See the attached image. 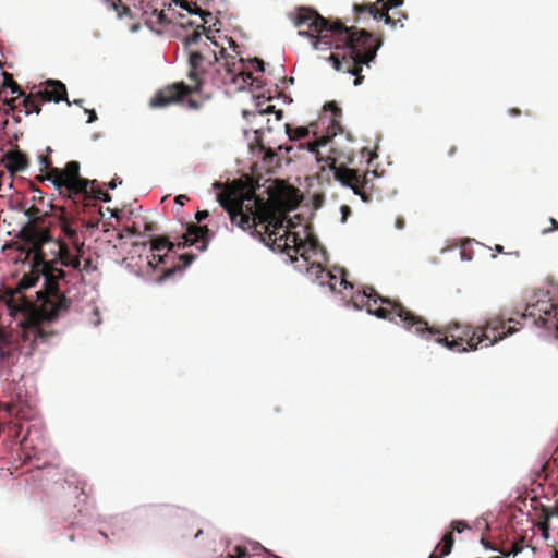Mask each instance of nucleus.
<instances>
[{"mask_svg":"<svg viewBox=\"0 0 558 558\" xmlns=\"http://www.w3.org/2000/svg\"><path fill=\"white\" fill-rule=\"evenodd\" d=\"M4 76H5L4 86L9 87L11 89L12 94H15V93L19 94L17 97L4 99V106L8 107V108H4V111L5 112H8L9 110L14 111L17 107L15 105L16 99L20 96H24V93L21 90V87L19 86V84L9 74L4 73Z\"/></svg>","mask_w":558,"mask_h":558,"instance_id":"6ab92c4d","label":"nucleus"},{"mask_svg":"<svg viewBox=\"0 0 558 558\" xmlns=\"http://www.w3.org/2000/svg\"><path fill=\"white\" fill-rule=\"evenodd\" d=\"M156 229H157V225L155 222H145V225H144V230L146 232L154 231Z\"/></svg>","mask_w":558,"mask_h":558,"instance_id":"4c0bfd02","label":"nucleus"},{"mask_svg":"<svg viewBox=\"0 0 558 558\" xmlns=\"http://www.w3.org/2000/svg\"><path fill=\"white\" fill-rule=\"evenodd\" d=\"M219 53L223 57L226 53V49L223 47H220Z\"/></svg>","mask_w":558,"mask_h":558,"instance_id":"6e6d98bb","label":"nucleus"},{"mask_svg":"<svg viewBox=\"0 0 558 558\" xmlns=\"http://www.w3.org/2000/svg\"><path fill=\"white\" fill-rule=\"evenodd\" d=\"M194 7L195 13L201 15L203 23L197 25L193 33L184 38L183 44L189 50L187 78L191 82L190 85L199 84V92H202L210 70L219 61L216 49L211 47L214 45L218 48L219 44L209 36V33L216 27L218 21L216 20L213 25L206 27V24H209L213 20L211 13L202 10L196 4H194Z\"/></svg>","mask_w":558,"mask_h":558,"instance_id":"423d86ee","label":"nucleus"},{"mask_svg":"<svg viewBox=\"0 0 558 558\" xmlns=\"http://www.w3.org/2000/svg\"><path fill=\"white\" fill-rule=\"evenodd\" d=\"M354 307L366 310L378 318L400 324L405 330L424 339L435 337V342L449 350L465 352L487 348L520 330V323L512 318H489L485 325L473 328L471 325L449 323L442 329L429 327L428 323L404 307L400 302L383 298L374 288L366 287L351 296Z\"/></svg>","mask_w":558,"mask_h":558,"instance_id":"f257e3e1","label":"nucleus"},{"mask_svg":"<svg viewBox=\"0 0 558 558\" xmlns=\"http://www.w3.org/2000/svg\"><path fill=\"white\" fill-rule=\"evenodd\" d=\"M402 3L403 0H377L375 3L354 4L353 10L356 14L368 13L375 20H384L386 24L395 25L388 12Z\"/></svg>","mask_w":558,"mask_h":558,"instance_id":"9b49d317","label":"nucleus"},{"mask_svg":"<svg viewBox=\"0 0 558 558\" xmlns=\"http://www.w3.org/2000/svg\"><path fill=\"white\" fill-rule=\"evenodd\" d=\"M187 199L189 198H187L186 195L181 194V195H178L174 201H175L177 204L183 205L184 201H187Z\"/></svg>","mask_w":558,"mask_h":558,"instance_id":"ea45409f","label":"nucleus"},{"mask_svg":"<svg viewBox=\"0 0 558 558\" xmlns=\"http://www.w3.org/2000/svg\"><path fill=\"white\" fill-rule=\"evenodd\" d=\"M209 216V213L207 210H198L195 215V219L197 222H201L205 220Z\"/></svg>","mask_w":558,"mask_h":558,"instance_id":"72a5a7b5","label":"nucleus"},{"mask_svg":"<svg viewBox=\"0 0 558 558\" xmlns=\"http://www.w3.org/2000/svg\"><path fill=\"white\" fill-rule=\"evenodd\" d=\"M522 543H523V537H520L519 541H517L512 544V553L514 555L522 550V548H523Z\"/></svg>","mask_w":558,"mask_h":558,"instance_id":"2f4dec72","label":"nucleus"},{"mask_svg":"<svg viewBox=\"0 0 558 558\" xmlns=\"http://www.w3.org/2000/svg\"><path fill=\"white\" fill-rule=\"evenodd\" d=\"M97 120V114L94 110L89 111L88 122L92 123Z\"/></svg>","mask_w":558,"mask_h":558,"instance_id":"c03bdc74","label":"nucleus"},{"mask_svg":"<svg viewBox=\"0 0 558 558\" xmlns=\"http://www.w3.org/2000/svg\"><path fill=\"white\" fill-rule=\"evenodd\" d=\"M108 9H112L116 11L118 17H122V16H125L130 13V8L126 7L124 3H122L121 0H117V1H113V0H102Z\"/></svg>","mask_w":558,"mask_h":558,"instance_id":"4be33fe9","label":"nucleus"},{"mask_svg":"<svg viewBox=\"0 0 558 558\" xmlns=\"http://www.w3.org/2000/svg\"><path fill=\"white\" fill-rule=\"evenodd\" d=\"M481 543H482V545H483L485 548H490V549H494V550H498V548H496V547L492 546V545H490V543H489L486 538H484V537H482ZM499 551H500L501 554H504V555H508L504 549H499Z\"/></svg>","mask_w":558,"mask_h":558,"instance_id":"f704fd0d","label":"nucleus"},{"mask_svg":"<svg viewBox=\"0 0 558 558\" xmlns=\"http://www.w3.org/2000/svg\"><path fill=\"white\" fill-rule=\"evenodd\" d=\"M441 557H442L441 555L440 556H436L434 554L429 556V558H441Z\"/></svg>","mask_w":558,"mask_h":558,"instance_id":"4d7b16f0","label":"nucleus"},{"mask_svg":"<svg viewBox=\"0 0 558 558\" xmlns=\"http://www.w3.org/2000/svg\"><path fill=\"white\" fill-rule=\"evenodd\" d=\"M252 63L256 71H259V72L264 71V61L263 60L255 58L252 60Z\"/></svg>","mask_w":558,"mask_h":558,"instance_id":"473e14b6","label":"nucleus"},{"mask_svg":"<svg viewBox=\"0 0 558 558\" xmlns=\"http://www.w3.org/2000/svg\"><path fill=\"white\" fill-rule=\"evenodd\" d=\"M201 533H202V531L199 530V531L195 534V537H198Z\"/></svg>","mask_w":558,"mask_h":558,"instance_id":"13d9d810","label":"nucleus"},{"mask_svg":"<svg viewBox=\"0 0 558 558\" xmlns=\"http://www.w3.org/2000/svg\"><path fill=\"white\" fill-rule=\"evenodd\" d=\"M530 499V507L532 511L527 512L530 521L533 525L539 527V530L547 534L548 531V520L549 512L547 507L541 502V500L536 496H532L531 493L525 488V500Z\"/></svg>","mask_w":558,"mask_h":558,"instance_id":"ddd939ff","label":"nucleus"},{"mask_svg":"<svg viewBox=\"0 0 558 558\" xmlns=\"http://www.w3.org/2000/svg\"><path fill=\"white\" fill-rule=\"evenodd\" d=\"M57 241L61 242L66 247H69L68 243L61 236H59V238H53L52 236V241L51 242H47V243L44 244V246L47 245V244H49L51 246L50 250H49V254L45 251V253L47 254V260H52L53 259L52 252L57 251V246L54 245V242H57ZM68 250L70 251V248H68Z\"/></svg>","mask_w":558,"mask_h":558,"instance_id":"393cba45","label":"nucleus"},{"mask_svg":"<svg viewBox=\"0 0 558 558\" xmlns=\"http://www.w3.org/2000/svg\"><path fill=\"white\" fill-rule=\"evenodd\" d=\"M395 226L397 229L401 230L404 228L405 226V221H404V218L403 217H398L395 221Z\"/></svg>","mask_w":558,"mask_h":558,"instance_id":"e433bc0d","label":"nucleus"},{"mask_svg":"<svg viewBox=\"0 0 558 558\" xmlns=\"http://www.w3.org/2000/svg\"><path fill=\"white\" fill-rule=\"evenodd\" d=\"M286 132L290 141H296L308 136L310 129L307 126L293 128L290 124H286Z\"/></svg>","mask_w":558,"mask_h":558,"instance_id":"412c9836","label":"nucleus"},{"mask_svg":"<svg viewBox=\"0 0 558 558\" xmlns=\"http://www.w3.org/2000/svg\"><path fill=\"white\" fill-rule=\"evenodd\" d=\"M182 7L184 9H186L189 12H193V10L191 9L190 4L186 2L185 4H182Z\"/></svg>","mask_w":558,"mask_h":558,"instance_id":"864d4df0","label":"nucleus"},{"mask_svg":"<svg viewBox=\"0 0 558 558\" xmlns=\"http://www.w3.org/2000/svg\"><path fill=\"white\" fill-rule=\"evenodd\" d=\"M509 112H510L511 116H514V117H518V116L521 114V110L518 109V108H512V109L509 110Z\"/></svg>","mask_w":558,"mask_h":558,"instance_id":"a18cd8bd","label":"nucleus"},{"mask_svg":"<svg viewBox=\"0 0 558 558\" xmlns=\"http://www.w3.org/2000/svg\"><path fill=\"white\" fill-rule=\"evenodd\" d=\"M496 251L499 253H504V247L501 245H496Z\"/></svg>","mask_w":558,"mask_h":558,"instance_id":"5fc2aeb1","label":"nucleus"},{"mask_svg":"<svg viewBox=\"0 0 558 558\" xmlns=\"http://www.w3.org/2000/svg\"><path fill=\"white\" fill-rule=\"evenodd\" d=\"M267 192V201L256 196L254 191L247 192L244 199H238L231 193H221L218 199L233 225L242 230L254 228V233L263 242L272 250L286 253L292 262L296 260L298 254L307 262V244L298 233L284 227L287 213L294 210L301 201L299 190L283 181H276Z\"/></svg>","mask_w":558,"mask_h":558,"instance_id":"f03ea898","label":"nucleus"},{"mask_svg":"<svg viewBox=\"0 0 558 558\" xmlns=\"http://www.w3.org/2000/svg\"><path fill=\"white\" fill-rule=\"evenodd\" d=\"M57 251L52 252L53 259L47 260V254L44 247L32 250L31 246H23L21 250L26 253V257L33 256L32 270L24 275L17 283L15 290L5 292L9 307L17 310L14 303L15 295L24 290L34 287L40 276L44 278V288L37 291L39 301L38 319L25 329V338L31 339L34 345L48 342L54 337L56 332L46 327L45 322L57 319L60 315L66 313L71 307V300L60 290V281H65L66 272L59 265L78 270L81 268V253L72 255L68 247L61 242H54Z\"/></svg>","mask_w":558,"mask_h":558,"instance_id":"7ed1b4c3","label":"nucleus"},{"mask_svg":"<svg viewBox=\"0 0 558 558\" xmlns=\"http://www.w3.org/2000/svg\"><path fill=\"white\" fill-rule=\"evenodd\" d=\"M20 105L23 106L25 114H29L32 112H36L38 114L40 112V104L31 97H24L20 101Z\"/></svg>","mask_w":558,"mask_h":558,"instance_id":"5701e85b","label":"nucleus"},{"mask_svg":"<svg viewBox=\"0 0 558 558\" xmlns=\"http://www.w3.org/2000/svg\"><path fill=\"white\" fill-rule=\"evenodd\" d=\"M0 409L5 411L10 416H15L16 418H27L29 405L26 401H23L20 397L17 400L9 401V402H0Z\"/></svg>","mask_w":558,"mask_h":558,"instance_id":"a211bd4d","label":"nucleus"},{"mask_svg":"<svg viewBox=\"0 0 558 558\" xmlns=\"http://www.w3.org/2000/svg\"><path fill=\"white\" fill-rule=\"evenodd\" d=\"M550 222H551V225H553V228H554V229H556V230H558V221H557V220H555V219H550Z\"/></svg>","mask_w":558,"mask_h":558,"instance_id":"3c124183","label":"nucleus"},{"mask_svg":"<svg viewBox=\"0 0 558 558\" xmlns=\"http://www.w3.org/2000/svg\"><path fill=\"white\" fill-rule=\"evenodd\" d=\"M186 106L190 108V109H193V110H198L202 106V104L193 98H189L186 100Z\"/></svg>","mask_w":558,"mask_h":558,"instance_id":"c756f323","label":"nucleus"},{"mask_svg":"<svg viewBox=\"0 0 558 558\" xmlns=\"http://www.w3.org/2000/svg\"><path fill=\"white\" fill-rule=\"evenodd\" d=\"M555 510H556V514L558 515V506L556 507V509H555Z\"/></svg>","mask_w":558,"mask_h":558,"instance_id":"bf43d9fd","label":"nucleus"},{"mask_svg":"<svg viewBox=\"0 0 558 558\" xmlns=\"http://www.w3.org/2000/svg\"><path fill=\"white\" fill-rule=\"evenodd\" d=\"M263 112H265V113L275 112V106L268 105L267 108Z\"/></svg>","mask_w":558,"mask_h":558,"instance_id":"09e8293b","label":"nucleus"},{"mask_svg":"<svg viewBox=\"0 0 558 558\" xmlns=\"http://www.w3.org/2000/svg\"><path fill=\"white\" fill-rule=\"evenodd\" d=\"M2 430V426L0 425V432Z\"/></svg>","mask_w":558,"mask_h":558,"instance_id":"052dcab7","label":"nucleus"},{"mask_svg":"<svg viewBox=\"0 0 558 558\" xmlns=\"http://www.w3.org/2000/svg\"><path fill=\"white\" fill-rule=\"evenodd\" d=\"M468 529H470V525L468 524L466 521L454 520V521L451 522V531L446 533L442 536V539H441V543H440L441 556H448L451 553V550H452V547H453V544H454V539H453L452 533L453 532L461 533V532H463L464 530H468Z\"/></svg>","mask_w":558,"mask_h":558,"instance_id":"dca6fc26","label":"nucleus"},{"mask_svg":"<svg viewBox=\"0 0 558 558\" xmlns=\"http://www.w3.org/2000/svg\"><path fill=\"white\" fill-rule=\"evenodd\" d=\"M131 232H132L133 234H140V231H138V229L135 227V225L132 227Z\"/></svg>","mask_w":558,"mask_h":558,"instance_id":"603ef678","label":"nucleus"},{"mask_svg":"<svg viewBox=\"0 0 558 558\" xmlns=\"http://www.w3.org/2000/svg\"><path fill=\"white\" fill-rule=\"evenodd\" d=\"M227 73L231 76V81L233 83H238V80L241 78L244 84H251L253 77L251 72H245L243 70V60L240 59L235 61L232 57L231 61L227 60L225 63Z\"/></svg>","mask_w":558,"mask_h":558,"instance_id":"f3484780","label":"nucleus"},{"mask_svg":"<svg viewBox=\"0 0 558 558\" xmlns=\"http://www.w3.org/2000/svg\"><path fill=\"white\" fill-rule=\"evenodd\" d=\"M457 150H458V148L456 145L450 146V148L448 149V153H447L448 157H452L457 153Z\"/></svg>","mask_w":558,"mask_h":558,"instance_id":"79ce46f5","label":"nucleus"},{"mask_svg":"<svg viewBox=\"0 0 558 558\" xmlns=\"http://www.w3.org/2000/svg\"><path fill=\"white\" fill-rule=\"evenodd\" d=\"M161 263H163V256L160 254V252H153L151 256L148 257V264L154 268Z\"/></svg>","mask_w":558,"mask_h":558,"instance_id":"a878e982","label":"nucleus"},{"mask_svg":"<svg viewBox=\"0 0 558 558\" xmlns=\"http://www.w3.org/2000/svg\"><path fill=\"white\" fill-rule=\"evenodd\" d=\"M194 93H199V84L187 85L184 82L169 84L155 93L149 100V106L151 108H165L181 102Z\"/></svg>","mask_w":558,"mask_h":558,"instance_id":"1a4fd4ad","label":"nucleus"},{"mask_svg":"<svg viewBox=\"0 0 558 558\" xmlns=\"http://www.w3.org/2000/svg\"><path fill=\"white\" fill-rule=\"evenodd\" d=\"M36 97L40 99V101H54L59 102L61 100H65L68 104V94L65 85L56 80H48L45 83V88L43 90L37 92Z\"/></svg>","mask_w":558,"mask_h":558,"instance_id":"4468645a","label":"nucleus"},{"mask_svg":"<svg viewBox=\"0 0 558 558\" xmlns=\"http://www.w3.org/2000/svg\"><path fill=\"white\" fill-rule=\"evenodd\" d=\"M39 163L41 166V169H40L41 171L44 169L48 170L46 174H39L36 177V179L40 182L46 181L45 177L49 175L52 169H58L57 167H52L51 159L48 156H44V155L39 156ZM47 181H49V180L47 179Z\"/></svg>","mask_w":558,"mask_h":558,"instance_id":"b1692460","label":"nucleus"},{"mask_svg":"<svg viewBox=\"0 0 558 558\" xmlns=\"http://www.w3.org/2000/svg\"><path fill=\"white\" fill-rule=\"evenodd\" d=\"M293 22L296 27L308 28L299 31V35L308 36L314 49H343L342 56L331 53L329 60L337 71L354 75L355 86L362 84V65H368L375 59L383 45L381 39L374 38L373 34L365 29L348 27L341 21L331 23L311 8H299Z\"/></svg>","mask_w":558,"mask_h":558,"instance_id":"20e7f679","label":"nucleus"},{"mask_svg":"<svg viewBox=\"0 0 558 558\" xmlns=\"http://www.w3.org/2000/svg\"><path fill=\"white\" fill-rule=\"evenodd\" d=\"M96 198H98V201H102V202H110L111 201V196L108 192H105L104 191V195H100V196H95Z\"/></svg>","mask_w":558,"mask_h":558,"instance_id":"58836bf2","label":"nucleus"},{"mask_svg":"<svg viewBox=\"0 0 558 558\" xmlns=\"http://www.w3.org/2000/svg\"><path fill=\"white\" fill-rule=\"evenodd\" d=\"M59 206H52L53 214L49 223H46L45 218L48 214L40 215V209L36 206H31L25 215L28 217V222L23 226L19 233V238L24 242V246H31L32 250L44 247V244L52 241L51 227L57 225L59 227L56 214H60Z\"/></svg>","mask_w":558,"mask_h":558,"instance_id":"6e6552de","label":"nucleus"},{"mask_svg":"<svg viewBox=\"0 0 558 558\" xmlns=\"http://www.w3.org/2000/svg\"><path fill=\"white\" fill-rule=\"evenodd\" d=\"M275 156V153L271 150V149H268L266 153H265V159H271L272 157Z\"/></svg>","mask_w":558,"mask_h":558,"instance_id":"de8ad7c7","label":"nucleus"},{"mask_svg":"<svg viewBox=\"0 0 558 558\" xmlns=\"http://www.w3.org/2000/svg\"><path fill=\"white\" fill-rule=\"evenodd\" d=\"M118 183H119V184H121V183H122V181H121V180H119V181H118V179H113V180H111V181L107 184V186H108L110 190H113V189H116V187H117V184H118Z\"/></svg>","mask_w":558,"mask_h":558,"instance_id":"a19ab883","label":"nucleus"},{"mask_svg":"<svg viewBox=\"0 0 558 558\" xmlns=\"http://www.w3.org/2000/svg\"><path fill=\"white\" fill-rule=\"evenodd\" d=\"M48 179L63 195L68 205L60 206V214H56L59 229L63 236L82 253L83 243L78 238L80 207H88L95 196L104 195V190L97 185L96 180H88L80 175V162L69 161L62 169H52Z\"/></svg>","mask_w":558,"mask_h":558,"instance_id":"39448f33","label":"nucleus"},{"mask_svg":"<svg viewBox=\"0 0 558 558\" xmlns=\"http://www.w3.org/2000/svg\"><path fill=\"white\" fill-rule=\"evenodd\" d=\"M340 275L332 271L325 270L320 264H312L307 268V275L313 277L320 286L328 284L331 291H340V288H352V284L347 281L343 269L339 270Z\"/></svg>","mask_w":558,"mask_h":558,"instance_id":"9d476101","label":"nucleus"},{"mask_svg":"<svg viewBox=\"0 0 558 558\" xmlns=\"http://www.w3.org/2000/svg\"><path fill=\"white\" fill-rule=\"evenodd\" d=\"M236 558H255L251 555H248L247 549L245 547L236 546Z\"/></svg>","mask_w":558,"mask_h":558,"instance_id":"c85d7f7f","label":"nucleus"},{"mask_svg":"<svg viewBox=\"0 0 558 558\" xmlns=\"http://www.w3.org/2000/svg\"><path fill=\"white\" fill-rule=\"evenodd\" d=\"M183 241L178 242V248L196 245L201 243L197 248L203 252L207 248L209 243V229L207 226H197L190 223L186 227V232L182 235Z\"/></svg>","mask_w":558,"mask_h":558,"instance_id":"f8f14e48","label":"nucleus"},{"mask_svg":"<svg viewBox=\"0 0 558 558\" xmlns=\"http://www.w3.org/2000/svg\"><path fill=\"white\" fill-rule=\"evenodd\" d=\"M341 211L343 215V220H345L347 216L351 213V210L348 206H342Z\"/></svg>","mask_w":558,"mask_h":558,"instance_id":"37998d69","label":"nucleus"},{"mask_svg":"<svg viewBox=\"0 0 558 558\" xmlns=\"http://www.w3.org/2000/svg\"><path fill=\"white\" fill-rule=\"evenodd\" d=\"M150 248H151V252H161L163 250H167V252L171 251L175 244H173L172 242H170L167 238L165 236H157V238H154L151 241H150Z\"/></svg>","mask_w":558,"mask_h":558,"instance_id":"aec40b11","label":"nucleus"},{"mask_svg":"<svg viewBox=\"0 0 558 558\" xmlns=\"http://www.w3.org/2000/svg\"><path fill=\"white\" fill-rule=\"evenodd\" d=\"M90 265H92V260L89 258L85 259L83 269L87 271L90 268Z\"/></svg>","mask_w":558,"mask_h":558,"instance_id":"49530a36","label":"nucleus"},{"mask_svg":"<svg viewBox=\"0 0 558 558\" xmlns=\"http://www.w3.org/2000/svg\"><path fill=\"white\" fill-rule=\"evenodd\" d=\"M195 256L193 254H182L180 255V259L183 262L184 266H189L193 260Z\"/></svg>","mask_w":558,"mask_h":558,"instance_id":"7c9ffc66","label":"nucleus"},{"mask_svg":"<svg viewBox=\"0 0 558 558\" xmlns=\"http://www.w3.org/2000/svg\"><path fill=\"white\" fill-rule=\"evenodd\" d=\"M5 168L14 174L25 170L28 166V159L21 150H10L4 155Z\"/></svg>","mask_w":558,"mask_h":558,"instance_id":"2eb2a0df","label":"nucleus"},{"mask_svg":"<svg viewBox=\"0 0 558 558\" xmlns=\"http://www.w3.org/2000/svg\"><path fill=\"white\" fill-rule=\"evenodd\" d=\"M324 109L325 110H328V111H331L332 112V116H333V119L338 118L341 116V109L337 106L336 102L333 101H330V102H327L325 106H324Z\"/></svg>","mask_w":558,"mask_h":558,"instance_id":"bb28decb","label":"nucleus"},{"mask_svg":"<svg viewBox=\"0 0 558 558\" xmlns=\"http://www.w3.org/2000/svg\"><path fill=\"white\" fill-rule=\"evenodd\" d=\"M8 428H9L10 437L13 439H17L20 436V432H21V425L15 424V423H10Z\"/></svg>","mask_w":558,"mask_h":558,"instance_id":"cd10ccee","label":"nucleus"},{"mask_svg":"<svg viewBox=\"0 0 558 558\" xmlns=\"http://www.w3.org/2000/svg\"><path fill=\"white\" fill-rule=\"evenodd\" d=\"M275 113H276L277 120H281L282 119V117H283V111L282 110H277V111H275Z\"/></svg>","mask_w":558,"mask_h":558,"instance_id":"8fccbe9b","label":"nucleus"},{"mask_svg":"<svg viewBox=\"0 0 558 558\" xmlns=\"http://www.w3.org/2000/svg\"><path fill=\"white\" fill-rule=\"evenodd\" d=\"M153 13L157 16L158 23L163 24L166 22V14L163 11L155 9Z\"/></svg>","mask_w":558,"mask_h":558,"instance_id":"c9c22d12","label":"nucleus"},{"mask_svg":"<svg viewBox=\"0 0 558 558\" xmlns=\"http://www.w3.org/2000/svg\"><path fill=\"white\" fill-rule=\"evenodd\" d=\"M328 141V136H320L316 141L307 143V149L316 155L317 162L322 163V170H325L326 167L330 168L337 181L352 189L354 194L359 195L363 202L368 203L372 199V195L364 191L366 184L365 177H361L355 169H350L345 166L337 167V158L333 156L335 149H331V154L326 158L320 156L318 148L325 146Z\"/></svg>","mask_w":558,"mask_h":558,"instance_id":"0eeeda50","label":"nucleus"}]
</instances>
